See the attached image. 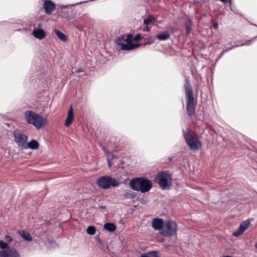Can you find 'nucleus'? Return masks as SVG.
<instances>
[{"label": "nucleus", "mask_w": 257, "mask_h": 257, "mask_svg": "<svg viewBox=\"0 0 257 257\" xmlns=\"http://www.w3.org/2000/svg\"><path fill=\"white\" fill-rule=\"evenodd\" d=\"M8 244L7 243L4 242L3 240L0 241V248L4 250L8 249Z\"/></svg>", "instance_id": "27"}, {"label": "nucleus", "mask_w": 257, "mask_h": 257, "mask_svg": "<svg viewBox=\"0 0 257 257\" xmlns=\"http://www.w3.org/2000/svg\"><path fill=\"white\" fill-rule=\"evenodd\" d=\"M213 27L214 28H217L218 27V24H217V23L215 22V23H214Z\"/></svg>", "instance_id": "34"}, {"label": "nucleus", "mask_w": 257, "mask_h": 257, "mask_svg": "<svg viewBox=\"0 0 257 257\" xmlns=\"http://www.w3.org/2000/svg\"><path fill=\"white\" fill-rule=\"evenodd\" d=\"M184 86L187 97L186 109L188 114L189 116H192L195 112V104L194 103L192 88L188 78L186 79Z\"/></svg>", "instance_id": "3"}, {"label": "nucleus", "mask_w": 257, "mask_h": 257, "mask_svg": "<svg viewBox=\"0 0 257 257\" xmlns=\"http://www.w3.org/2000/svg\"><path fill=\"white\" fill-rule=\"evenodd\" d=\"M143 31H147V32L149 31H150V29H149L148 26H146V27L144 28Z\"/></svg>", "instance_id": "32"}, {"label": "nucleus", "mask_w": 257, "mask_h": 257, "mask_svg": "<svg viewBox=\"0 0 257 257\" xmlns=\"http://www.w3.org/2000/svg\"><path fill=\"white\" fill-rule=\"evenodd\" d=\"M132 38L133 36L132 35H127L126 39L124 40V41L126 42L127 43H131V42L132 40Z\"/></svg>", "instance_id": "29"}, {"label": "nucleus", "mask_w": 257, "mask_h": 257, "mask_svg": "<svg viewBox=\"0 0 257 257\" xmlns=\"http://www.w3.org/2000/svg\"><path fill=\"white\" fill-rule=\"evenodd\" d=\"M250 222L248 220H245L241 222L239 225V229L243 232L248 227Z\"/></svg>", "instance_id": "20"}, {"label": "nucleus", "mask_w": 257, "mask_h": 257, "mask_svg": "<svg viewBox=\"0 0 257 257\" xmlns=\"http://www.w3.org/2000/svg\"><path fill=\"white\" fill-rule=\"evenodd\" d=\"M155 22V18L152 15H149L146 19L144 20V24L146 26H148L150 24H154Z\"/></svg>", "instance_id": "17"}, {"label": "nucleus", "mask_w": 257, "mask_h": 257, "mask_svg": "<svg viewBox=\"0 0 257 257\" xmlns=\"http://www.w3.org/2000/svg\"><path fill=\"white\" fill-rule=\"evenodd\" d=\"M157 38L160 40L165 41L170 38V35L168 32H165L162 34L158 35Z\"/></svg>", "instance_id": "21"}, {"label": "nucleus", "mask_w": 257, "mask_h": 257, "mask_svg": "<svg viewBox=\"0 0 257 257\" xmlns=\"http://www.w3.org/2000/svg\"><path fill=\"white\" fill-rule=\"evenodd\" d=\"M13 136L15 143L23 149L28 140L27 133L24 131L16 130L13 132Z\"/></svg>", "instance_id": "7"}, {"label": "nucleus", "mask_w": 257, "mask_h": 257, "mask_svg": "<svg viewBox=\"0 0 257 257\" xmlns=\"http://www.w3.org/2000/svg\"><path fill=\"white\" fill-rule=\"evenodd\" d=\"M243 232H242L239 228L235 231L233 233V235L235 236V237H237L239 235H240L241 234H242Z\"/></svg>", "instance_id": "28"}, {"label": "nucleus", "mask_w": 257, "mask_h": 257, "mask_svg": "<svg viewBox=\"0 0 257 257\" xmlns=\"http://www.w3.org/2000/svg\"><path fill=\"white\" fill-rule=\"evenodd\" d=\"M6 239L8 241H11L12 240V237L9 235H7L6 236Z\"/></svg>", "instance_id": "31"}, {"label": "nucleus", "mask_w": 257, "mask_h": 257, "mask_svg": "<svg viewBox=\"0 0 257 257\" xmlns=\"http://www.w3.org/2000/svg\"><path fill=\"white\" fill-rule=\"evenodd\" d=\"M43 7L45 13L48 15H50L55 9V5L50 0H45L44 2Z\"/></svg>", "instance_id": "12"}, {"label": "nucleus", "mask_w": 257, "mask_h": 257, "mask_svg": "<svg viewBox=\"0 0 257 257\" xmlns=\"http://www.w3.org/2000/svg\"><path fill=\"white\" fill-rule=\"evenodd\" d=\"M97 184L102 189L106 190L111 187H117L119 185L117 180L109 176L100 177L97 181Z\"/></svg>", "instance_id": "5"}, {"label": "nucleus", "mask_w": 257, "mask_h": 257, "mask_svg": "<svg viewBox=\"0 0 257 257\" xmlns=\"http://www.w3.org/2000/svg\"><path fill=\"white\" fill-rule=\"evenodd\" d=\"M178 225L174 221H168L165 223L160 233L165 236H172L176 234Z\"/></svg>", "instance_id": "8"}, {"label": "nucleus", "mask_w": 257, "mask_h": 257, "mask_svg": "<svg viewBox=\"0 0 257 257\" xmlns=\"http://www.w3.org/2000/svg\"><path fill=\"white\" fill-rule=\"evenodd\" d=\"M1 257H21L17 250L14 248L8 249L0 251Z\"/></svg>", "instance_id": "10"}, {"label": "nucleus", "mask_w": 257, "mask_h": 257, "mask_svg": "<svg viewBox=\"0 0 257 257\" xmlns=\"http://www.w3.org/2000/svg\"><path fill=\"white\" fill-rule=\"evenodd\" d=\"M129 184L133 190L143 193L149 192L152 187V181L143 177L133 179L130 181Z\"/></svg>", "instance_id": "1"}, {"label": "nucleus", "mask_w": 257, "mask_h": 257, "mask_svg": "<svg viewBox=\"0 0 257 257\" xmlns=\"http://www.w3.org/2000/svg\"><path fill=\"white\" fill-rule=\"evenodd\" d=\"M157 180L160 187L163 190L168 189L172 184V176L167 172H162L158 174Z\"/></svg>", "instance_id": "6"}, {"label": "nucleus", "mask_w": 257, "mask_h": 257, "mask_svg": "<svg viewBox=\"0 0 257 257\" xmlns=\"http://www.w3.org/2000/svg\"><path fill=\"white\" fill-rule=\"evenodd\" d=\"M24 115L27 122L33 124L38 130L42 128L47 123V119L45 117L32 111H25Z\"/></svg>", "instance_id": "2"}, {"label": "nucleus", "mask_w": 257, "mask_h": 257, "mask_svg": "<svg viewBox=\"0 0 257 257\" xmlns=\"http://www.w3.org/2000/svg\"><path fill=\"white\" fill-rule=\"evenodd\" d=\"M55 33L57 37L61 41L66 42L67 40V37L61 31L58 30H55Z\"/></svg>", "instance_id": "18"}, {"label": "nucleus", "mask_w": 257, "mask_h": 257, "mask_svg": "<svg viewBox=\"0 0 257 257\" xmlns=\"http://www.w3.org/2000/svg\"><path fill=\"white\" fill-rule=\"evenodd\" d=\"M20 234L22 237L26 240L30 241L32 240L30 234L26 231H22L20 232Z\"/></svg>", "instance_id": "23"}, {"label": "nucleus", "mask_w": 257, "mask_h": 257, "mask_svg": "<svg viewBox=\"0 0 257 257\" xmlns=\"http://www.w3.org/2000/svg\"><path fill=\"white\" fill-rule=\"evenodd\" d=\"M141 38H142V35L140 34H138L135 36L134 40L135 41H138V40H140L141 39Z\"/></svg>", "instance_id": "30"}, {"label": "nucleus", "mask_w": 257, "mask_h": 257, "mask_svg": "<svg viewBox=\"0 0 257 257\" xmlns=\"http://www.w3.org/2000/svg\"><path fill=\"white\" fill-rule=\"evenodd\" d=\"M251 40L249 41H248L246 43H244V44H241L240 46H243V45H249L251 43Z\"/></svg>", "instance_id": "33"}, {"label": "nucleus", "mask_w": 257, "mask_h": 257, "mask_svg": "<svg viewBox=\"0 0 257 257\" xmlns=\"http://www.w3.org/2000/svg\"><path fill=\"white\" fill-rule=\"evenodd\" d=\"M74 118V114H73V110L72 106L70 107L68 111V114L65 120V125L67 127L70 126Z\"/></svg>", "instance_id": "14"}, {"label": "nucleus", "mask_w": 257, "mask_h": 257, "mask_svg": "<svg viewBox=\"0 0 257 257\" xmlns=\"http://www.w3.org/2000/svg\"><path fill=\"white\" fill-rule=\"evenodd\" d=\"M220 1L224 3H227L228 2H230V0H220Z\"/></svg>", "instance_id": "35"}, {"label": "nucleus", "mask_w": 257, "mask_h": 257, "mask_svg": "<svg viewBox=\"0 0 257 257\" xmlns=\"http://www.w3.org/2000/svg\"><path fill=\"white\" fill-rule=\"evenodd\" d=\"M164 220L161 218H154L152 221L153 228L156 230H160V232L163 229L165 225Z\"/></svg>", "instance_id": "13"}, {"label": "nucleus", "mask_w": 257, "mask_h": 257, "mask_svg": "<svg viewBox=\"0 0 257 257\" xmlns=\"http://www.w3.org/2000/svg\"><path fill=\"white\" fill-rule=\"evenodd\" d=\"M123 196L125 199H133L136 197V194L131 191H125Z\"/></svg>", "instance_id": "19"}, {"label": "nucleus", "mask_w": 257, "mask_h": 257, "mask_svg": "<svg viewBox=\"0 0 257 257\" xmlns=\"http://www.w3.org/2000/svg\"><path fill=\"white\" fill-rule=\"evenodd\" d=\"M192 23L190 19H188L186 21L185 23V26L186 28L187 35H189L192 29Z\"/></svg>", "instance_id": "22"}, {"label": "nucleus", "mask_w": 257, "mask_h": 257, "mask_svg": "<svg viewBox=\"0 0 257 257\" xmlns=\"http://www.w3.org/2000/svg\"><path fill=\"white\" fill-rule=\"evenodd\" d=\"M104 228L108 231L113 232L116 228V225L113 223H106L104 224Z\"/></svg>", "instance_id": "16"}, {"label": "nucleus", "mask_w": 257, "mask_h": 257, "mask_svg": "<svg viewBox=\"0 0 257 257\" xmlns=\"http://www.w3.org/2000/svg\"><path fill=\"white\" fill-rule=\"evenodd\" d=\"M123 40V37H118L116 40V43L120 47L121 50H132L136 49L140 46L139 44L127 43L124 44L122 42Z\"/></svg>", "instance_id": "9"}, {"label": "nucleus", "mask_w": 257, "mask_h": 257, "mask_svg": "<svg viewBox=\"0 0 257 257\" xmlns=\"http://www.w3.org/2000/svg\"><path fill=\"white\" fill-rule=\"evenodd\" d=\"M39 147V143H38V142L35 140H32L29 142H28L27 141L23 149H30L32 150H36L38 149Z\"/></svg>", "instance_id": "15"}, {"label": "nucleus", "mask_w": 257, "mask_h": 257, "mask_svg": "<svg viewBox=\"0 0 257 257\" xmlns=\"http://www.w3.org/2000/svg\"><path fill=\"white\" fill-rule=\"evenodd\" d=\"M99 207L101 209H105L106 208V207L105 206H103V205L100 206Z\"/></svg>", "instance_id": "36"}, {"label": "nucleus", "mask_w": 257, "mask_h": 257, "mask_svg": "<svg viewBox=\"0 0 257 257\" xmlns=\"http://www.w3.org/2000/svg\"><path fill=\"white\" fill-rule=\"evenodd\" d=\"M41 27V24H39L38 27L35 28L33 31V35L34 37L39 40H42L46 37V33L45 31L40 28Z\"/></svg>", "instance_id": "11"}, {"label": "nucleus", "mask_w": 257, "mask_h": 257, "mask_svg": "<svg viewBox=\"0 0 257 257\" xmlns=\"http://www.w3.org/2000/svg\"><path fill=\"white\" fill-rule=\"evenodd\" d=\"M254 246L257 249V243L254 244Z\"/></svg>", "instance_id": "37"}, {"label": "nucleus", "mask_w": 257, "mask_h": 257, "mask_svg": "<svg viewBox=\"0 0 257 257\" xmlns=\"http://www.w3.org/2000/svg\"><path fill=\"white\" fill-rule=\"evenodd\" d=\"M87 233L91 235H93L96 233V228L93 226H89L86 229Z\"/></svg>", "instance_id": "24"}, {"label": "nucleus", "mask_w": 257, "mask_h": 257, "mask_svg": "<svg viewBox=\"0 0 257 257\" xmlns=\"http://www.w3.org/2000/svg\"><path fill=\"white\" fill-rule=\"evenodd\" d=\"M185 141L190 149L196 151L199 150L202 146V143L198 136L192 132L187 131L183 132Z\"/></svg>", "instance_id": "4"}, {"label": "nucleus", "mask_w": 257, "mask_h": 257, "mask_svg": "<svg viewBox=\"0 0 257 257\" xmlns=\"http://www.w3.org/2000/svg\"><path fill=\"white\" fill-rule=\"evenodd\" d=\"M141 257H158V255L157 251H154L142 254Z\"/></svg>", "instance_id": "25"}, {"label": "nucleus", "mask_w": 257, "mask_h": 257, "mask_svg": "<svg viewBox=\"0 0 257 257\" xmlns=\"http://www.w3.org/2000/svg\"><path fill=\"white\" fill-rule=\"evenodd\" d=\"M107 157L108 164L109 168H110L111 166L110 161L113 158V155L112 154H111L110 153H108V154H107Z\"/></svg>", "instance_id": "26"}]
</instances>
